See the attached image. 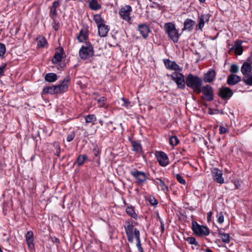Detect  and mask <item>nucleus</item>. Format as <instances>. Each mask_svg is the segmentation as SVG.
Listing matches in <instances>:
<instances>
[{"instance_id":"1","label":"nucleus","mask_w":252,"mask_h":252,"mask_svg":"<svg viewBox=\"0 0 252 252\" xmlns=\"http://www.w3.org/2000/svg\"><path fill=\"white\" fill-rule=\"evenodd\" d=\"M70 82V77L66 76L62 81L60 84L47 86L43 89L42 94H63L68 90V86Z\"/></svg>"},{"instance_id":"2","label":"nucleus","mask_w":252,"mask_h":252,"mask_svg":"<svg viewBox=\"0 0 252 252\" xmlns=\"http://www.w3.org/2000/svg\"><path fill=\"white\" fill-rule=\"evenodd\" d=\"M186 83L187 86L197 93L200 87L202 86V79L197 76H194L192 74H189L186 78Z\"/></svg>"},{"instance_id":"3","label":"nucleus","mask_w":252,"mask_h":252,"mask_svg":"<svg viewBox=\"0 0 252 252\" xmlns=\"http://www.w3.org/2000/svg\"><path fill=\"white\" fill-rule=\"evenodd\" d=\"M164 27L170 39L174 43H177L180 35L178 30L176 28L175 25L173 23L168 22L164 24Z\"/></svg>"},{"instance_id":"4","label":"nucleus","mask_w":252,"mask_h":252,"mask_svg":"<svg viewBox=\"0 0 252 252\" xmlns=\"http://www.w3.org/2000/svg\"><path fill=\"white\" fill-rule=\"evenodd\" d=\"M79 55L80 58L85 60L89 59L94 55V48L92 44L87 42L85 45H83L79 51Z\"/></svg>"},{"instance_id":"5","label":"nucleus","mask_w":252,"mask_h":252,"mask_svg":"<svg viewBox=\"0 0 252 252\" xmlns=\"http://www.w3.org/2000/svg\"><path fill=\"white\" fill-rule=\"evenodd\" d=\"M202 93V98L206 101H211L214 99V93L213 88L209 85L201 87L196 93L198 94Z\"/></svg>"},{"instance_id":"6","label":"nucleus","mask_w":252,"mask_h":252,"mask_svg":"<svg viewBox=\"0 0 252 252\" xmlns=\"http://www.w3.org/2000/svg\"><path fill=\"white\" fill-rule=\"evenodd\" d=\"M192 230L194 234L198 236H208L210 233L207 226L200 225L195 221L192 222Z\"/></svg>"},{"instance_id":"7","label":"nucleus","mask_w":252,"mask_h":252,"mask_svg":"<svg viewBox=\"0 0 252 252\" xmlns=\"http://www.w3.org/2000/svg\"><path fill=\"white\" fill-rule=\"evenodd\" d=\"M168 76L172 78V80L176 82L179 88L181 89L185 88V77L180 71H174L172 74L168 75Z\"/></svg>"},{"instance_id":"8","label":"nucleus","mask_w":252,"mask_h":252,"mask_svg":"<svg viewBox=\"0 0 252 252\" xmlns=\"http://www.w3.org/2000/svg\"><path fill=\"white\" fill-rule=\"evenodd\" d=\"M125 228L128 241L130 243H132L134 240V236H135V230H138L134 227L132 223L130 221H126Z\"/></svg>"},{"instance_id":"9","label":"nucleus","mask_w":252,"mask_h":252,"mask_svg":"<svg viewBox=\"0 0 252 252\" xmlns=\"http://www.w3.org/2000/svg\"><path fill=\"white\" fill-rule=\"evenodd\" d=\"M130 174L135 178L136 180V183L139 185H142L144 184L147 179L148 177L146 174L142 171L138 170H134L130 172Z\"/></svg>"},{"instance_id":"10","label":"nucleus","mask_w":252,"mask_h":252,"mask_svg":"<svg viewBox=\"0 0 252 252\" xmlns=\"http://www.w3.org/2000/svg\"><path fill=\"white\" fill-rule=\"evenodd\" d=\"M132 11V7L129 5H126L125 6L121 8L119 14L120 17L126 21L130 20L129 16L131 12Z\"/></svg>"},{"instance_id":"11","label":"nucleus","mask_w":252,"mask_h":252,"mask_svg":"<svg viewBox=\"0 0 252 252\" xmlns=\"http://www.w3.org/2000/svg\"><path fill=\"white\" fill-rule=\"evenodd\" d=\"M156 157L159 164L162 166H166L169 164V159L167 155L163 152H156Z\"/></svg>"},{"instance_id":"12","label":"nucleus","mask_w":252,"mask_h":252,"mask_svg":"<svg viewBox=\"0 0 252 252\" xmlns=\"http://www.w3.org/2000/svg\"><path fill=\"white\" fill-rule=\"evenodd\" d=\"M233 94V91L229 88L222 87L219 89L218 95L223 99H228Z\"/></svg>"},{"instance_id":"13","label":"nucleus","mask_w":252,"mask_h":252,"mask_svg":"<svg viewBox=\"0 0 252 252\" xmlns=\"http://www.w3.org/2000/svg\"><path fill=\"white\" fill-rule=\"evenodd\" d=\"M212 175L215 182L220 184L224 183V179L222 177V172L221 170L217 168H214L212 171Z\"/></svg>"},{"instance_id":"14","label":"nucleus","mask_w":252,"mask_h":252,"mask_svg":"<svg viewBox=\"0 0 252 252\" xmlns=\"http://www.w3.org/2000/svg\"><path fill=\"white\" fill-rule=\"evenodd\" d=\"M164 63L168 69L174 70L175 71H181L182 70V68L175 62L171 61L169 59L164 60Z\"/></svg>"},{"instance_id":"15","label":"nucleus","mask_w":252,"mask_h":252,"mask_svg":"<svg viewBox=\"0 0 252 252\" xmlns=\"http://www.w3.org/2000/svg\"><path fill=\"white\" fill-rule=\"evenodd\" d=\"M26 240L28 248L30 250H32L34 248V245L33 243L34 236L33 233L32 231H28L26 235Z\"/></svg>"},{"instance_id":"16","label":"nucleus","mask_w":252,"mask_h":252,"mask_svg":"<svg viewBox=\"0 0 252 252\" xmlns=\"http://www.w3.org/2000/svg\"><path fill=\"white\" fill-rule=\"evenodd\" d=\"M210 18V15L209 14H202L199 17L198 27L199 30L201 31H202V29L204 26L205 24L209 21Z\"/></svg>"},{"instance_id":"17","label":"nucleus","mask_w":252,"mask_h":252,"mask_svg":"<svg viewBox=\"0 0 252 252\" xmlns=\"http://www.w3.org/2000/svg\"><path fill=\"white\" fill-rule=\"evenodd\" d=\"M241 81V77L234 74L229 75L227 79V83L229 85L233 86Z\"/></svg>"},{"instance_id":"18","label":"nucleus","mask_w":252,"mask_h":252,"mask_svg":"<svg viewBox=\"0 0 252 252\" xmlns=\"http://www.w3.org/2000/svg\"><path fill=\"white\" fill-rule=\"evenodd\" d=\"M63 49L62 47H59L58 50L56 52L52 59V62L54 63H57L61 62L63 57Z\"/></svg>"},{"instance_id":"19","label":"nucleus","mask_w":252,"mask_h":252,"mask_svg":"<svg viewBox=\"0 0 252 252\" xmlns=\"http://www.w3.org/2000/svg\"><path fill=\"white\" fill-rule=\"evenodd\" d=\"M138 30L144 38H146L150 32L149 27L145 24H142L138 26Z\"/></svg>"},{"instance_id":"20","label":"nucleus","mask_w":252,"mask_h":252,"mask_svg":"<svg viewBox=\"0 0 252 252\" xmlns=\"http://www.w3.org/2000/svg\"><path fill=\"white\" fill-rule=\"evenodd\" d=\"M252 65L249 61H247V60L243 63L241 67V71L243 75H246L252 73Z\"/></svg>"},{"instance_id":"21","label":"nucleus","mask_w":252,"mask_h":252,"mask_svg":"<svg viewBox=\"0 0 252 252\" xmlns=\"http://www.w3.org/2000/svg\"><path fill=\"white\" fill-rule=\"evenodd\" d=\"M195 23L194 21L190 19H186L184 23V27L182 30L191 32L193 30Z\"/></svg>"},{"instance_id":"22","label":"nucleus","mask_w":252,"mask_h":252,"mask_svg":"<svg viewBox=\"0 0 252 252\" xmlns=\"http://www.w3.org/2000/svg\"><path fill=\"white\" fill-rule=\"evenodd\" d=\"M98 34L101 37H106L109 30L108 26L105 23L97 26Z\"/></svg>"},{"instance_id":"23","label":"nucleus","mask_w":252,"mask_h":252,"mask_svg":"<svg viewBox=\"0 0 252 252\" xmlns=\"http://www.w3.org/2000/svg\"><path fill=\"white\" fill-rule=\"evenodd\" d=\"M241 43V41L236 40L234 45L231 48V49L234 50L235 54L237 55H241L243 53V49Z\"/></svg>"},{"instance_id":"24","label":"nucleus","mask_w":252,"mask_h":252,"mask_svg":"<svg viewBox=\"0 0 252 252\" xmlns=\"http://www.w3.org/2000/svg\"><path fill=\"white\" fill-rule=\"evenodd\" d=\"M88 37V29L86 28L82 29L77 36V39L80 42H83L87 40Z\"/></svg>"},{"instance_id":"25","label":"nucleus","mask_w":252,"mask_h":252,"mask_svg":"<svg viewBox=\"0 0 252 252\" xmlns=\"http://www.w3.org/2000/svg\"><path fill=\"white\" fill-rule=\"evenodd\" d=\"M131 143L133 151L139 155L143 154L142 146L139 142L137 141H132Z\"/></svg>"},{"instance_id":"26","label":"nucleus","mask_w":252,"mask_h":252,"mask_svg":"<svg viewBox=\"0 0 252 252\" xmlns=\"http://www.w3.org/2000/svg\"><path fill=\"white\" fill-rule=\"evenodd\" d=\"M215 77L216 72L215 70L211 69L204 75V81L205 82L210 83L215 79Z\"/></svg>"},{"instance_id":"27","label":"nucleus","mask_w":252,"mask_h":252,"mask_svg":"<svg viewBox=\"0 0 252 252\" xmlns=\"http://www.w3.org/2000/svg\"><path fill=\"white\" fill-rule=\"evenodd\" d=\"M90 8L93 10H98L100 9L101 6L97 2V0H88Z\"/></svg>"},{"instance_id":"28","label":"nucleus","mask_w":252,"mask_h":252,"mask_svg":"<svg viewBox=\"0 0 252 252\" xmlns=\"http://www.w3.org/2000/svg\"><path fill=\"white\" fill-rule=\"evenodd\" d=\"M37 47L38 48H43L47 44V41L46 38L42 36H39L36 38Z\"/></svg>"},{"instance_id":"29","label":"nucleus","mask_w":252,"mask_h":252,"mask_svg":"<svg viewBox=\"0 0 252 252\" xmlns=\"http://www.w3.org/2000/svg\"><path fill=\"white\" fill-rule=\"evenodd\" d=\"M135 238L136 240V247L139 252H144L142 247H141L140 232L139 230H135Z\"/></svg>"},{"instance_id":"30","label":"nucleus","mask_w":252,"mask_h":252,"mask_svg":"<svg viewBox=\"0 0 252 252\" xmlns=\"http://www.w3.org/2000/svg\"><path fill=\"white\" fill-rule=\"evenodd\" d=\"M44 79L45 81L52 83L55 82L58 79V77L54 73H48L45 75Z\"/></svg>"},{"instance_id":"31","label":"nucleus","mask_w":252,"mask_h":252,"mask_svg":"<svg viewBox=\"0 0 252 252\" xmlns=\"http://www.w3.org/2000/svg\"><path fill=\"white\" fill-rule=\"evenodd\" d=\"M157 180L158 182H157L156 184L161 189V190L163 191L164 192H167L168 191V187L165 185V183L161 179L158 178Z\"/></svg>"},{"instance_id":"32","label":"nucleus","mask_w":252,"mask_h":252,"mask_svg":"<svg viewBox=\"0 0 252 252\" xmlns=\"http://www.w3.org/2000/svg\"><path fill=\"white\" fill-rule=\"evenodd\" d=\"M219 235L220 237L221 238L223 242L228 244L230 242V236L228 233H224L223 232L220 231L219 232Z\"/></svg>"},{"instance_id":"33","label":"nucleus","mask_w":252,"mask_h":252,"mask_svg":"<svg viewBox=\"0 0 252 252\" xmlns=\"http://www.w3.org/2000/svg\"><path fill=\"white\" fill-rule=\"evenodd\" d=\"M243 81L246 85L252 86V72L244 75Z\"/></svg>"},{"instance_id":"34","label":"nucleus","mask_w":252,"mask_h":252,"mask_svg":"<svg viewBox=\"0 0 252 252\" xmlns=\"http://www.w3.org/2000/svg\"><path fill=\"white\" fill-rule=\"evenodd\" d=\"M88 158V156L86 155H79L75 163H77L78 166L82 165L85 161Z\"/></svg>"},{"instance_id":"35","label":"nucleus","mask_w":252,"mask_h":252,"mask_svg":"<svg viewBox=\"0 0 252 252\" xmlns=\"http://www.w3.org/2000/svg\"><path fill=\"white\" fill-rule=\"evenodd\" d=\"M126 211L127 214L131 217L134 219H136L137 218V215L136 214L134 208L132 206L127 207L126 208Z\"/></svg>"},{"instance_id":"36","label":"nucleus","mask_w":252,"mask_h":252,"mask_svg":"<svg viewBox=\"0 0 252 252\" xmlns=\"http://www.w3.org/2000/svg\"><path fill=\"white\" fill-rule=\"evenodd\" d=\"M94 20L97 24V26L105 23L104 20L101 18L99 14L94 15Z\"/></svg>"},{"instance_id":"37","label":"nucleus","mask_w":252,"mask_h":252,"mask_svg":"<svg viewBox=\"0 0 252 252\" xmlns=\"http://www.w3.org/2000/svg\"><path fill=\"white\" fill-rule=\"evenodd\" d=\"M121 100L122 101V103L121 104L122 106L125 107L127 108H129L132 106L130 101H129L128 99L124 97H122L121 98Z\"/></svg>"},{"instance_id":"38","label":"nucleus","mask_w":252,"mask_h":252,"mask_svg":"<svg viewBox=\"0 0 252 252\" xmlns=\"http://www.w3.org/2000/svg\"><path fill=\"white\" fill-rule=\"evenodd\" d=\"M85 120L87 123H93L96 121V118L94 114H89L86 116Z\"/></svg>"},{"instance_id":"39","label":"nucleus","mask_w":252,"mask_h":252,"mask_svg":"<svg viewBox=\"0 0 252 252\" xmlns=\"http://www.w3.org/2000/svg\"><path fill=\"white\" fill-rule=\"evenodd\" d=\"M179 140L176 136H172L170 138L169 143L173 147L176 146L178 144Z\"/></svg>"},{"instance_id":"40","label":"nucleus","mask_w":252,"mask_h":252,"mask_svg":"<svg viewBox=\"0 0 252 252\" xmlns=\"http://www.w3.org/2000/svg\"><path fill=\"white\" fill-rule=\"evenodd\" d=\"M106 98L104 96H101L97 100L98 106L100 107H103L106 103Z\"/></svg>"},{"instance_id":"41","label":"nucleus","mask_w":252,"mask_h":252,"mask_svg":"<svg viewBox=\"0 0 252 252\" xmlns=\"http://www.w3.org/2000/svg\"><path fill=\"white\" fill-rule=\"evenodd\" d=\"M6 52V47L3 43H0V58H3Z\"/></svg>"},{"instance_id":"42","label":"nucleus","mask_w":252,"mask_h":252,"mask_svg":"<svg viewBox=\"0 0 252 252\" xmlns=\"http://www.w3.org/2000/svg\"><path fill=\"white\" fill-rule=\"evenodd\" d=\"M186 241L189 244L191 245H194L195 246L198 245V243L196 241L195 238L193 237H189L186 239Z\"/></svg>"},{"instance_id":"43","label":"nucleus","mask_w":252,"mask_h":252,"mask_svg":"<svg viewBox=\"0 0 252 252\" xmlns=\"http://www.w3.org/2000/svg\"><path fill=\"white\" fill-rule=\"evenodd\" d=\"M239 70V66L238 65H237L236 64H232L230 66L229 71L231 73H232V74H233V73H236L238 72Z\"/></svg>"},{"instance_id":"44","label":"nucleus","mask_w":252,"mask_h":252,"mask_svg":"<svg viewBox=\"0 0 252 252\" xmlns=\"http://www.w3.org/2000/svg\"><path fill=\"white\" fill-rule=\"evenodd\" d=\"M175 177H176V178L177 179V180L181 184H182V185H185L186 184V181L183 178V177L180 174H176L175 175Z\"/></svg>"},{"instance_id":"45","label":"nucleus","mask_w":252,"mask_h":252,"mask_svg":"<svg viewBox=\"0 0 252 252\" xmlns=\"http://www.w3.org/2000/svg\"><path fill=\"white\" fill-rule=\"evenodd\" d=\"M217 221L220 224H221L223 222L224 216L222 212H220L217 215Z\"/></svg>"},{"instance_id":"46","label":"nucleus","mask_w":252,"mask_h":252,"mask_svg":"<svg viewBox=\"0 0 252 252\" xmlns=\"http://www.w3.org/2000/svg\"><path fill=\"white\" fill-rule=\"evenodd\" d=\"M229 131L228 129L223 126L221 125L220 126L219 128V133L220 134H224L226 133H228Z\"/></svg>"},{"instance_id":"47","label":"nucleus","mask_w":252,"mask_h":252,"mask_svg":"<svg viewBox=\"0 0 252 252\" xmlns=\"http://www.w3.org/2000/svg\"><path fill=\"white\" fill-rule=\"evenodd\" d=\"M149 201L152 206H156L158 203V200L154 197H150Z\"/></svg>"},{"instance_id":"48","label":"nucleus","mask_w":252,"mask_h":252,"mask_svg":"<svg viewBox=\"0 0 252 252\" xmlns=\"http://www.w3.org/2000/svg\"><path fill=\"white\" fill-rule=\"evenodd\" d=\"M75 137V133L72 132L71 133H70V134H68L67 136V138H66V140L67 142H71V141H72L74 139Z\"/></svg>"},{"instance_id":"49","label":"nucleus","mask_w":252,"mask_h":252,"mask_svg":"<svg viewBox=\"0 0 252 252\" xmlns=\"http://www.w3.org/2000/svg\"><path fill=\"white\" fill-rule=\"evenodd\" d=\"M59 6V0H56L53 2L51 7L56 9Z\"/></svg>"},{"instance_id":"50","label":"nucleus","mask_w":252,"mask_h":252,"mask_svg":"<svg viewBox=\"0 0 252 252\" xmlns=\"http://www.w3.org/2000/svg\"><path fill=\"white\" fill-rule=\"evenodd\" d=\"M50 12V13L54 15L55 16H57V15L56 9H55V8L54 9L53 8L51 7Z\"/></svg>"},{"instance_id":"51","label":"nucleus","mask_w":252,"mask_h":252,"mask_svg":"<svg viewBox=\"0 0 252 252\" xmlns=\"http://www.w3.org/2000/svg\"><path fill=\"white\" fill-rule=\"evenodd\" d=\"M51 240L53 242L60 243L59 239L55 236L51 237Z\"/></svg>"},{"instance_id":"52","label":"nucleus","mask_w":252,"mask_h":252,"mask_svg":"<svg viewBox=\"0 0 252 252\" xmlns=\"http://www.w3.org/2000/svg\"><path fill=\"white\" fill-rule=\"evenodd\" d=\"M160 222L161 223V232L163 233L164 230V225L163 223V222L162 220H160Z\"/></svg>"},{"instance_id":"53","label":"nucleus","mask_w":252,"mask_h":252,"mask_svg":"<svg viewBox=\"0 0 252 252\" xmlns=\"http://www.w3.org/2000/svg\"><path fill=\"white\" fill-rule=\"evenodd\" d=\"M212 214H213V212H211V211H210V212L208 213V214H207V219H208V220L211 219V217Z\"/></svg>"},{"instance_id":"54","label":"nucleus","mask_w":252,"mask_h":252,"mask_svg":"<svg viewBox=\"0 0 252 252\" xmlns=\"http://www.w3.org/2000/svg\"><path fill=\"white\" fill-rule=\"evenodd\" d=\"M94 154L95 156H97L99 154V151L96 149H94Z\"/></svg>"},{"instance_id":"55","label":"nucleus","mask_w":252,"mask_h":252,"mask_svg":"<svg viewBox=\"0 0 252 252\" xmlns=\"http://www.w3.org/2000/svg\"><path fill=\"white\" fill-rule=\"evenodd\" d=\"M206 252H213L210 249H209V248H208L206 250Z\"/></svg>"},{"instance_id":"56","label":"nucleus","mask_w":252,"mask_h":252,"mask_svg":"<svg viewBox=\"0 0 252 252\" xmlns=\"http://www.w3.org/2000/svg\"><path fill=\"white\" fill-rule=\"evenodd\" d=\"M60 150L57 151L56 152V155L58 157H59V156H60Z\"/></svg>"},{"instance_id":"57","label":"nucleus","mask_w":252,"mask_h":252,"mask_svg":"<svg viewBox=\"0 0 252 252\" xmlns=\"http://www.w3.org/2000/svg\"><path fill=\"white\" fill-rule=\"evenodd\" d=\"M99 123H100L101 125H103V122H102V120H99Z\"/></svg>"},{"instance_id":"58","label":"nucleus","mask_w":252,"mask_h":252,"mask_svg":"<svg viewBox=\"0 0 252 252\" xmlns=\"http://www.w3.org/2000/svg\"><path fill=\"white\" fill-rule=\"evenodd\" d=\"M200 2H203L205 0H199Z\"/></svg>"},{"instance_id":"59","label":"nucleus","mask_w":252,"mask_h":252,"mask_svg":"<svg viewBox=\"0 0 252 252\" xmlns=\"http://www.w3.org/2000/svg\"><path fill=\"white\" fill-rule=\"evenodd\" d=\"M34 156H33L31 158V160H32L34 159Z\"/></svg>"},{"instance_id":"60","label":"nucleus","mask_w":252,"mask_h":252,"mask_svg":"<svg viewBox=\"0 0 252 252\" xmlns=\"http://www.w3.org/2000/svg\"><path fill=\"white\" fill-rule=\"evenodd\" d=\"M57 29V27H56V29H55V30H57V29Z\"/></svg>"},{"instance_id":"61","label":"nucleus","mask_w":252,"mask_h":252,"mask_svg":"<svg viewBox=\"0 0 252 252\" xmlns=\"http://www.w3.org/2000/svg\"><path fill=\"white\" fill-rule=\"evenodd\" d=\"M57 29V27H56V29H55V30H57V29Z\"/></svg>"}]
</instances>
